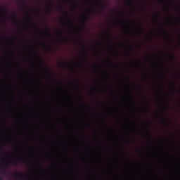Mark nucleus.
I'll return each mask as SVG.
<instances>
[{
  "mask_svg": "<svg viewBox=\"0 0 180 180\" xmlns=\"http://www.w3.org/2000/svg\"><path fill=\"white\" fill-rule=\"evenodd\" d=\"M77 4H75L74 6H73V9H75V8H77Z\"/></svg>",
  "mask_w": 180,
  "mask_h": 180,
  "instance_id": "obj_21",
  "label": "nucleus"
},
{
  "mask_svg": "<svg viewBox=\"0 0 180 180\" xmlns=\"http://www.w3.org/2000/svg\"><path fill=\"white\" fill-rule=\"evenodd\" d=\"M61 41H63L64 43H67V41H68V39L66 37H63L61 39Z\"/></svg>",
  "mask_w": 180,
  "mask_h": 180,
  "instance_id": "obj_14",
  "label": "nucleus"
},
{
  "mask_svg": "<svg viewBox=\"0 0 180 180\" xmlns=\"http://www.w3.org/2000/svg\"><path fill=\"white\" fill-rule=\"evenodd\" d=\"M140 32H143V30L141 28H139Z\"/></svg>",
  "mask_w": 180,
  "mask_h": 180,
  "instance_id": "obj_28",
  "label": "nucleus"
},
{
  "mask_svg": "<svg viewBox=\"0 0 180 180\" xmlns=\"http://www.w3.org/2000/svg\"><path fill=\"white\" fill-rule=\"evenodd\" d=\"M163 122H164V123H165L166 124H168V121L167 120V119L164 118V119H163Z\"/></svg>",
  "mask_w": 180,
  "mask_h": 180,
  "instance_id": "obj_18",
  "label": "nucleus"
},
{
  "mask_svg": "<svg viewBox=\"0 0 180 180\" xmlns=\"http://www.w3.org/2000/svg\"><path fill=\"white\" fill-rule=\"evenodd\" d=\"M37 11H39V8H37Z\"/></svg>",
  "mask_w": 180,
  "mask_h": 180,
  "instance_id": "obj_38",
  "label": "nucleus"
},
{
  "mask_svg": "<svg viewBox=\"0 0 180 180\" xmlns=\"http://www.w3.org/2000/svg\"><path fill=\"white\" fill-rule=\"evenodd\" d=\"M58 11H60V12H63L65 15V16H67V18H68L69 22H70V23H71V25H74L72 20H71V16H70V14L68 13V12L64 11L63 6L58 7Z\"/></svg>",
  "mask_w": 180,
  "mask_h": 180,
  "instance_id": "obj_4",
  "label": "nucleus"
},
{
  "mask_svg": "<svg viewBox=\"0 0 180 180\" xmlns=\"http://www.w3.org/2000/svg\"><path fill=\"white\" fill-rule=\"evenodd\" d=\"M146 133H147L148 137H150V131L148 130V131H146Z\"/></svg>",
  "mask_w": 180,
  "mask_h": 180,
  "instance_id": "obj_20",
  "label": "nucleus"
},
{
  "mask_svg": "<svg viewBox=\"0 0 180 180\" xmlns=\"http://www.w3.org/2000/svg\"><path fill=\"white\" fill-rule=\"evenodd\" d=\"M46 34H49V32H46Z\"/></svg>",
  "mask_w": 180,
  "mask_h": 180,
  "instance_id": "obj_34",
  "label": "nucleus"
},
{
  "mask_svg": "<svg viewBox=\"0 0 180 180\" xmlns=\"http://www.w3.org/2000/svg\"><path fill=\"white\" fill-rule=\"evenodd\" d=\"M13 177L15 179H20V176H23V178H25V174L22 173V172H20V173H14L13 174Z\"/></svg>",
  "mask_w": 180,
  "mask_h": 180,
  "instance_id": "obj_5",
  "label": "nucleus"
},
{
  "mask_svg": "<svg viewBox=\"0 0 180 180\" xmlns=\"http://www.w3.org/2000/svg\"><path fill=\"white\" fill-rule=\"evenodd\" d=\"M76 86H77V88H79V84H77Z\"/></svg>",
  "mask_w": 180,
  "mask_h": 180,
  "instance_id": "obj_25",
  "label": "nucleus"
},
{
  "mask_svg": "<svg viewBox=\"0 0 180 180\" xmlns=\"http://www.w3.org/2000/svg\"><path fill=\"white\" fill-rule=\"evenodd\" d=\"M46 50H47L48 51H53V48H51V46L47 45V46H46Z\"/></svg>",
  "mask_w": 180,
  "mask_h": 180,
  "instance_id": "obj_11",
  "label": "nucleus"
},
{
  "mask_svg": "<svg viewBox=\"0 0 180 180\" xmlns=\"http://www.w3.org/2000/svg\"><path fill=\"white\" fill-rule=\"evenodd\" d=\"M89 13H91V11H89Z\"/></svg>",
  "mask_w": 180,
  "mask_h": 180,
  "instance_id": "obj_36",
  "label": "nucleus"
},
{
  "mask_svg": "<svg viewBox=\"0 0 180 180\" xmlns=\"http://www.w3.org/2000/svg\"><path fill=\"white\" fill-rule=\"evenodd\" d=\"M169 58L172 60V61H174V60H175V55L172 54L169 56Z\"/></svg>",
  "mask_w": 180,
  "mask_h": 180,
  "instance_id": "obj_13",
  "label": "nucleus"
},
{
  "mask_svg": "<svg viewBox=\"0 0 180 180\" xmlns=\"http://www.w3.org/2000/svg\"><path fill=\"white\" fill-rule=\"evenodd\" d=\"M97 5L98 6L100 13H103V10L106 9V4H103V0H96Z\"/></svg>",
  "mask_w": 180,
  "mask_h": 180,
  "instance_id": "obj_2",
  "label": "nucleus"
},
{
  "mask_svg": "<svg viewBox=\"0 0 180 180\" xmlns=\"http://www.w3.org/2000/svg\"><path fill=\"white\" fill-rule=\"evenodd\" d=\"M79 43H80V44H82L83 49L85 50V49H86L85 44L82 43V40H79Z\"/></svg>",
  "mask_w": 180,
  "mask_h": 180,
  "instance_id": "obj_12",
  "label": "nucleus"
},
{
  "mask_svg": "<svg viewBox=\"0 0 180 180\" xmlns=\"http://www.w3.org/2000/svg\"><path fill=\"white\" fill-rule=\"evenodd\" d=\"M126 4L129 6H134V1L133 0H127Z\"/></svg>",
  "mask_w": 180,
  "mask_h": 180,
  "instance_id": "obj_6",
  "label": "nucleus"
},
{
  "mask_svg": "<svg viewBox=\"0 0 180 180\" xmlns=\"http://www.w3.org/2000/svg\"><path fill=\"white\" fill-rule=\"evenodd\" d=\"M86 1V2H89V0H85Z\"/></svg>",
  "mask_w": 180,
  "mask_h": 180,
  "instance_id": "obj_30",
  "label": "nucleus"
},
{
  "mask_svg": "<svg viewBox=\"0 0 180 180\" xmlns=\"http://www.w3.org/2000/svg\"><path fill=\"white\" fill-rule=\"evenodd\" d=\"M179 11H180V8H179Z\"/></svg>",
  "mask_w": 180,
  "mask_h": 180,
  "instance_id": "obj_39",
  "label": "nucleus"
},
{
  "mask_svg": "<svg viewBox=\"0 0 180 180\" xmlns=\"http://www.w3.org/2000/svg\"><path fill=\"white\" fill-rule=\"evenodd\" d=\"M156 22H158V14H156Z\"/></svg>",
  "mask_w": 180,
  "mask_h": 180,
  "instance_id": "obj_19",
  "label": "nucleus"
},
{
  "mask_svg": "<svg viewBox=\"0 0 180 180\" xmlns=\"http://www.w3.org/2000/svg\"><path fill=\"white\" fill-rule=\"evenodd\" d=\"M47 10L49 13H51V11H53V8H51V6H47Z\"/></svg>",
  "mask_w": 180,
  "mask_h": 180,
  "instance_id": "obj_10",
  "label": "nucleus"
},
{
  "mask_svg": "<svg viewBox=\"0 0 180 180\" xmlns=\"http://www.w3.org/2000/svg\"><path fill=\"white\" fill-rule=\"evenodd\" d=\"M88 20L86 19V18H84V19H83V24L84 25H85V23H86V21H87Z\"/></svg>",
  "mask_w": 180,
  "mask_h": 180,
  "instance_id": "obj_16",
  "label": "nucleus"
},
{
  "mask_svg": "<svg viewBox=\"0 0 180 180\" xmlns=\"http://www.w3.org/2000/svg\"><path fill=\"white\" fill-rule=\"evenodd\" d=\"M18 1L20 3V4H23V8H25V9H27L26 8V4H25V1H23V0H18Z\"/></svg>",
  "mask_w": 180,
  "mask_h": 180,
  "instance_id": "obj_9",
  "label": "nucleus"
},
{
  "mask_svg": "<svg viewBox=\"0 0 180 180\" xmlns=\"http://www.w3.org/2000/svg\"><path fill=\"white\" fill-rule=\"evenodd\" d=\"M30 24L31 26H33V27H34L35 30H37V27L36 26V24H34V22L30 21Z\"/></svg>",
  "mask_w": 180,
  "mask_h": 180,
  "instance_id": "obj_7",
  "label": "nucleus"
},
{
  "mask_svg": "<svg viewBox=\"0 0 180 180\" xmlns=\"http://www.w3.org/2000/svg\"><path fill=\"white\" fill-rule=\"evenodd\" d=\"M0 180H5V178H8L9 176V173L6 172V168H8V163L5 162L6 160L4 153V149L0 147Z\"/></svg>",
  "mask_w": 180,
  "mask_h": 180,
  "instance_id": "obj_1",
  "label": "nucleus"
},
{
  "mask_svg": "<svg viewBox=\"0 0 180 180\" xmlns=\"http://www.w3.org/2000/svg\"><path fill=\"white\" fill-rule=\"evenodd\" d=\"M167 38L168 39V40H169V41L172 40V38L169 34H167Z\"/></svg>",
  "mask_w": 180,
  "mask_h": 180,
  "instance_id": "obj_15",
  "label": "nucleus"
},
{
  "mask_svg": "<svg viewBox=\"0 0 180 180\" xmlns=\"http://www.w3.org/2000/svg\"><path fill=\"white\" fill-rule=\"evenodd\" d=\"M37 58L39 60V61H40V57H39V56H37Z\"/></svg>",
  "mask_w": 180,
  "mask_h": 180,
  "instance_id": "obj_23",
  "label": "nucleus"
},
{
  "mask_svg": "<svg viewBox=\"0 0 180 180\" xmlns=\"http://www.w3.org/2000/svg\"><path fill=\"white\" fill-rule=\"evenodd\" d=\"M0 13H1V15H0V19L1 18L8 19V10L6 9V7L0 6Z\"/></svg>",
  "mask_w": 180,
  "mask_h": 180,
  "instance_id": "obj_3",
  "label": "nucleus"
},
{
  "mask_svg": "<svg viewBox=\"0 0 180 180\" xmlns=\"http://www.w3.org/2000/svg\"><path fill=\"white\" fill-rule=\"evenodd\" d=\"M27 18H28V19H30L32 18V16H30V15L27 14Z\"/></svg>",
  "mask_w": 180,
  "mask_h": 180,
  "instance_id": "obj_22",
  "label": "nucleus"
},
{
  "mask_svg": "<svg viewBox=\"0 0 180 180\" xmlns=\"http://www.w3.org/2000/svg\"><path fill=\"white\" fill-rule=\"evenodd\" d=\"M12 164H15V161H13V162H12Z\"/></svg>",
  "mask_w": 180,
  "mask_h": 180,
  "instance_id": "obj_29",
  "label": "nucleus"
},
{
  "mask_svg": "<svg viewBox=\"0 0 180 180\" xmlns=\"http://www.w3.org/2000/svg\"><path fill=\"white\" fill-rule=\"evenodd\" d=\"M147 112H148V108L146 109Z\"/></svg>",
  "mask_w": 180,
  "mask_h": 180,
  "instance_id": "obj_32",
  "label": "nucleus"
},
{
  "mask_svg": "<svg viewBox=\"0 0 180 180\" xmlns=\"http://www.w3.org/2000/svg\"><path fill=\"white\" fill-rule=\"evenodd\" d=\"M170 85H172V88H174V86H172V84H170Z\"/></svg>",
  "mask_w": 180,
  "mask_h": 180,
  "instance_id": "obj_33",
  "label": "nucleus"
},
{
  "mask_svg": "<svg viewBox=\"0 0 180 180\" xmlns=\"http://www.w3.org/2000/svg\"><path fill=\"white\" fill-rule=\"evenodd\" d=\"M48 3H49L51 5H53V2L51 1H48Z\"/></svg>",
  "mask_w": 180,
  "mask_h": 180,
  "instance_id": "obj_26",
  "label": "nucleus"
},
{
  "mask_svg": "<svg viewBox=\"0 0 180 180\" xmlns=\"http://www.w3.org/2000/svg\"><path fill=\"white\" fill-rule=\"evenodd\" d=\"M120 23H122V25H123V21H120Z\"/></svg>",
  "mask_w": 180,
  "mask_h": 180,
  "instance_id": "obj_31",
  "label": "nucleus"
},
{
  "mask_svg": "<svg viewBox=\"0 0 180 180\" xmlns=\"http://www.w3.org/2000/svg\"><path fill=\"white\" fill-rule=\"evenodd\" d=\"M13 20H14V22H15V23H16L17 25H19V22H18V20H16V18L13 17Z\"/></svg>",
  "mask_w": 180,
  "mask_h": 180,
  "instance_id": "obj_17",
  "label": "nucleus"
},
{
  "mask_svg": "<svg viewBox=\"0 0 180 180\" xmlns=\"http://www.w3.org/2000/svg\"><path fill=\"white\" fill-rule=\"evenodd\" d=\"M116 56H117V53H116Z\"/></svg>",
  "mask_w": 180,
  "mask_h": 180,
  "instance_id": "obj_40",
  "label": "nucleus"
},
{
  "mask_svg": "<svg viewBox=\"0 0 180 180\" xmlns=\"http://www.w3.org/2000/svg\"><path fill=\"white\" fill-rule=\"evenodd\" d=\"M61 36H64V32L58 31V37H61Z\"/></svg>",
  "mask_w": 180,
  "mask_h": 180,
  "instance_id": "obj_8",
  "label": "nucleus"
},
{
  "mask_svg": "<svg viewBox=\"0 0 180 180\" xmlns=\"http://www.w3.org/2000/svg\"><path fill=\"white\" fill-rule=\"evenodd\" d=\"M106 34H107L108 36H109V32H106Z\"/></svg>",
  "mask_w": 180,
  "mask_h": 180,
  "instance_id": "obj_27",
  "label": "nucleus"
},
{
  "mask_svg": "<svg viewBox=\"0 0 180 180\" xmlns=\"http://www.w3.org/2000/svg\"><path fill=\"white\" fill-rule=\"evenodd\" d=\"M148 124H150V122H148Z\"/></svg>",
  "mask_w": 180,
  "mask_h": 180,
  "instance_id": "obj_37",
  "label": "nucleus"
},
{
  "mask_svg": "<svg viewBox=\"0 0 180 180\" xmlns=\"http://www.w3.org/2000/svg\"><path fill=\"white\" fill-rule=\"evenodd\" d=\"M84 54H86V52H84Z\"/></svg>",
  "mask_w": 180,
  "mask_h": 180,
  "instance_id": "obj_35",
  "label": "nucleus"
},
{
  "mask_svg": "<svg viewBox=\"0 0 180 180\" xmlns=\"http://www.w3.org/2000/svg\"><path fill=\"white\" fill-rule=\"evenodd\" d=\"M60 65H64V63L63 62H60Z\"/></svg>",
  "mask_w": 180,
  "mask_h": 180,
  "instance_id": "obj_24",
  "label": "nucleus"
}]
</instances>
